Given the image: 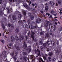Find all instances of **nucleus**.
Returning a JSON list of instances; mask_svg holds the SVG:
<instances>
[{
    "label": "nucleus",
    "mask_w": 62,
    "mask_h": 62,
    "mask_svg": "<svg viewBox=\"0 0 62 62\" xmlns=\"http://www.w3.org/2000/svg\"><path fill=\"white\" fill-rule=\"evenodd\" d=\"M31 37L33 39V40H34V35H35V33L34 31H31Z\"/></svg>",
    "instance_id": "1"
},
{
    "label": "nucleus",
    "mask_w": 62,
    "mask_h": 62,
    "mask_svg": "<svg viewBox=\"0 0 62 62\" xmlns=\"http://www.w3.org/2000/svg\"><path fill=\"white\" fill-rule=\"evenodd\" d=\"M23 47L24 49H26L27 48V44H26V42L25 41L23 42Z\"/></svg>",
    "instance_id": "2"
},
{
    "label": "nucleus",
    "mask_w": 62,
    "mask_h": 62,
    "mask_svg": "<svg viewBox=\"0 0 62 62\" xmlns=\"http://www.w3.org/2000/svg\"><path fill=\"white\" fill-rule=\"evenodd\" d=\"M19 29L20 28L19 27H17L16 28L15 31V32L16 34L18 33L19 32Z\"/></svg>",
    "instance_id": "3"
},
{
    "label": "nucleus",
    "mask_w": 62,
    "mask_h": 62,
    "mask_svg": "<svg viewBox=\"0 0 62 62\" xmlns=\"http://www.w3.org/2000/svg\"><path fill=\"white\" fill-rule=\"evenodd\" d=\"M16 44H18L19 43V42H18V40H19V38H18V36H16Z\"/></svg>",
    "instance_id": "4"
},
{
    "label": "nucleus",
    "mask_w": 62,
    "mask_h": 62,
    "mask_svg": "<svg viewBox=\"0 0 62 62\" xmlns=\"http://www.w3.org/2000/svg\"><path fill=\"white\" fill-rule=\"evenodd\" d=\"M12 44L11 43H9V45H7V46H8V48L9 50H10V49H11V46H12Z\"/></svg>",
    "instance_id": "5"
},
{
    "label": "nucleus",
    "mask_w": 62,
    "mask_h": 62,
    "mask_svg": "<svg viewBox=\"0 0 62 62\" xmlns=\"http://www.w3.org/2000/svg\"><path fill=\"white\" fill-rule=\"evenodd\" d=\"M12 18H13V21H16L17 20V17L16 16L14 15L12 16Z\"/></svg>",
    "instance_id": "6"
},
{
    "label": "nucleus",
    "mask_w": 62,
    "mask_h": 62,
    "mask_svg": "<svg viewBox=\"0 0 62 62\" xmlns=\"http://www.w3.org/2000/svg\"><path fill=\"white\" fill-rule=\"evenodd\" d=\"M23 6L26 8H29V7L25 3L23 5Z\"/></svg>",
    "instance_id": "7"
},
{
    "label": "nucleus",
    "mask_w": 62,
    "mask_h": 62,
    "mask_svg": "<svg viewBox=\"0 0 62 62\" xmlns=\"http://www.w3.org/2000/svg\"><path fill=\"white\" fill-rule=\"evenodd\" d=\"M18 23H19V24L21 25V26H23V23L21 21H18Z\"/></svg>",
    "instance_id": "8"
},
{
    "label": "nucleus",
    "mask_w": 62,
    "mask_h": 62,
    "mask_svg": "<svg viewBox=\"0 0 62 62\" xmlns=\"http://www.w3.org/2000/svg\"><path fill=\"white\" fill-rule=\"evenodd\" d=\"M46 27H47V26H48V25H49V23H50V22L49 21H48L47 20H46Z\"/></svg>",
    "instance_id": "9"
},
{
    "label": "nucleus",
    "mask_w": 62,
    "mask_h": 62,
    "mask_svg": "<svg viewBox=\"0 0 62 62\" xmlns=\"http://www.w3.org/2000/svg\"><path fill=\"white\" fill-rule=\"evenodd\" d=\"M51 43L53 46H55V42L54 41L52 40Z\"/></svg>",
    "instance_id": "10"
},
{
    "label": "nucleus",
    "mask_w": 62,
    "mask_h": 62,
    "mask_svg": "<svg viewBox=\"0 0 62 62\" xmlns=\"http://www.w3.org/2000/svg\"><path fill=\"white\" fill-rule=\"evenodd\" d=\"M41 19H40L39 18L38 19H37L36 22L37 23H39L40 22H41Z\"/></svg>",
    "instance_id": "11"
},
{
    "label": "nucleus",
    "mask_w": 62,
    "mask_h": 62,
    "mask_svg": "<svg viewBox=\"0 0 62 62\" xmlns=\"http://www.w3.org/2000/svg\"><path fill=\"white\" fill-rule=\"evenodd\" d=\"M49 4H50L51 6H54V2H53L52 1H50L49 2Z\"/></svg>",
    "instance_id": "12"
},
{
    "label": "nucleus",
    "mask_w": 62,
    "mask_h": 62,
    "mask_svg": "<svg viewBox=\"0 0 62 62\" xmlns=\"http://www.w3.org/2000/svg\"><path fill=\"white\" fill-rule=\"evenodd\" d=\"M1 26L2 27L3 30H5V25L3 23H2L1 24Z\"/></svg>",
    "instance_id": "13"
},
{
    "label": "nucleus",
    "mask_w": 62,
    "mask_h": 62,
    "mask_svg": "<svg viewBox=\"0 0 62 62\" xmlns=\"http://www.w3.org/2000/svg\"><path fill=\"white\" fill-rule=\"evenodd\" d=\"M11 39L12 41H13L15 40V38L13 36H11Z\"/></svg>",
    "instance_id": "14"
},
{
    "label": "nucleus",
    "mask_w": 62,
    "mask_h": 62,
    "mask_svg": "<svg viewBox=\"0 0 62 62\" xmlns=\"http://www.w3.org/2000/svg\"><path fill=\"white\" fill-rule=\"evenodd\" d=\"M23 59L24 61H27V58L25 56H24L23 57Z\"/></svg>",
    "instance_id": "15"
},
{
    "label": "nucleus",
    "mask_w": 62,
    "mask_h": 62,
    "mask_svg": "<svg viewBox=\"0 0 62 62\" xmlns=\"http://www.w3.org/2000/svg\"><path fill=\"white\" fill-rule=\"evenodd\" d=\"M59 52H61V50L60 49L58 51V50H57V51H56L55 53H56V54H59Z\"/></svg>",
    "instance_id": "16"
},
{
    "label": "nucleus",
    "mask_w": 62,
    "mask_h": 62,
    "mask_svg": "<svg viewBox=\"0 0 62 62\" xmlns=\"http://www.w3.org/2000/svg\"><path fill=\"white\" fill-rule=\"evenodd\" d=\"M37 27V26L35 25V26H31V29H35V28H36Z\"/></svg>",
    "instance_id": "17"
},
{
    "label": "nucleus",
    "mask_w": 62,
    "mask_h": 62,
    "mask_svg": "<svg viewBox=\"0 0 62 62\" xmlns=\"http://www.w3.org/2000/svg\"><path fill=\"white\" fill-rule=\"evenodd\" d=\"M49 6L47 5L46 6L45 8V9L46 11H48L49 9Z\"/></svg>",
    "instance_id": "18"
},
{
    "label": "nucleus",
    "mask_w": 62,
    "mask_h": 62,
    "mask_svg": "<svg viewBox=\"0 0 62 62\" xmlns=\"http://www.w3.org/2000/svg\"><path fill=\"white\" fill-rule=\"evenodd\" d=\"M51 61L52 62H54L55 61L56 59L54 58H51Z\"/></svg>",
    "instance_id": "19"
},
{
    "label": "nucleus",
    "mask_w": 62,
    "mask_h": 62,
    "mask_svg": "<svg viewBox=\"0 0 62 62\" xmlns=\"http://www.w3.org/2000/svg\"><path fill=\"white\" fill-rule=\"evenodd\" d=\"M53 54H54V53L52 52H50L48 54V55H49V56H52V55H53Z\"/></svg>",
    "instance_id": "20"
},
{
    "label": "nucleus",
    "mask_w": 62,
    "mask_h": 62,
    "mask_svg": "<svg viewBox=\"0 0 62 62\" xmlns=\"http://www.w3.org/2000/svg\"><path fill=\"white\" fill-rule=\"evenodd\" d=\"M15 47L16 49L17 50H20V48H19V47H18V46H15Z\"/></svg>",
    "instance_id": "21"
},
{
    "label": "nucleus",
    "mask_w": 62,
    "mask_h": 62,
    "mask_svg": "<svg viewBox=\"0 0 62 62\" xmlns=\"http://www.w3.org/2000/svg\"><path fill=\"white\" fill-rule=\"evenodd\" d=\"M30 18H31V20H33L34 19V18H35V17L33 16H31L30 17Z\"/></svg>",
    "instance_id": "22"
},
{
    "label": "nucleus",
    "mask_w": 62,
    "mask_h": 62,
    "mask_svg": "<svg viewBox=\"0 0 62 62\" xmlns=\"http://www.w3.org/2000/svg\"><path fill=\"white\" fill-rule=\"evenodd\" d=\"M56 27L55 26H54V29L53 30V31L54 32L55 31V30H56Z\"/></svg>",
    "instance_id": "23"
},
{
    "label": "nucleus",
    "mask_w": 62,
    "mask_h": 62,
    "mask_svg": "<svg viewBox=\"0 0 62 62\" xmlns=\"http://www.w3.org/2000/svg\"><path fill=\"white\" fill-rule=\"evenodd\" d=\"M43 46L44 47V48H46V43L43 44Z\"/></svg>",
    "instance_id": "24"
},
{
    "label": "nucleus",
    "mask_w": 62,
    "mask_h": 62,
    "mask_svg": "<svg viewBox=\"0 0 62 62\" xmlns=\"http://www.w3.org/2000/svg\"><path fill=\"white\" fill-rule=\"evenodd\" d=\"M58 3L60 5H61V1L60 0H59L58 1Z\"/></svg>",
    "instance_id": "25"
},
{
    "label": "nucleus",
    "mask_w": 62,
    "mask_h": 62,
    "mask_svg": "<svg viewBox=\"0 0 62 62\" xmlns=\"http://www.w3.org/2000/svg\"><path fill=\"white\" fill-rule=\"evenodd\" d=\"M24 25H25V28H28V25H27V24H25Z\"/></svg>",
    "instance_id": "26"
},
{
    "label": "nucleus",
    "mask_w": 62,
    "mask_h": 62,
    "mask_svg": "<svg viewBox=\"0 0 62 62\" xmlns=\"http://www.w3.org/2000/svg\"><path fill=\"white\" fill-rule=\"evenodd\" d=\"M21 40H23L24 39V37L23 36H21Z\"/></svg>",
    "instance_id": "27"
},
{
    "label": "nucleus",
    "mask_w": 62,
    "mask_h": 62,
    "mask_svg": "<svg viewBox=\"0 0 62 62\" xmlns=\"http://www.w3.org/2000/svg\"><path fill=\"white\" fill-rule=\"evenodd\" d=\"M23 13L24 16H26V12L24 11L23 12Z\"/></svg>",
    "instance_id": "28"
},
{
    "label": "nucleus",
    "mask_w": 62,
    "mask_h": 62,
    "mask_svg": "<svg viewBox=\"0 0 62 62\" xmlns=\"http://www.w3.org/2000/svg\"><path fill=\"white\" fill-rule=\"evenodd\" d=\"M48 59L49 61H51L52 60V58L51 59V57H49L48 58Z\"/></svg>",
    "instance_id": "29"
},
{
    "label": "nucleus",
    "mask_w": 62,
    "mask_h": 62,
    "mask_svg": "<svg viewBox=\"0 0 62 62\" xmlns=\"http://www.w3.org/2000/svg\"><path fill=\"white\" fill-rule=\"evenodd\" d=\"M0 15L1 16L3 15V13H2V11H0Z\"/></svg>",
    "instance_id": "30"
},
{
    "label": "nucleus",
    "mask_w": 62,
    "mask_h": 62,
    "mask_svg": "<svg viewBox=\"0 0 62 62\" xmlns=\"http://www.w3.org/2000/svg\"><path fill=\"white\" fill-rule=\"evenodd\" d=\"M0 41H1V42L2 43H3V44H4V43H5V41H4V40H3L1 39Z\"/></svg>",
    "instance_id": "31"
},
{
    "label": "nucleus",
    "mask_w": 62,
    "mask_h": 62,
    "mask_svg": "<svg viewBox=\"0 0 62 62\" xmlns=\"http://www.w3.org/2000/svg\"><path fill=\"white\" fill-rule=\"evenodd\" d=\"M28 14H29V17H31V16H32L31 15V13H28Z\"/></svg>",
    "instance_id": "32"
},
{
    "label": "nucleus",
    "mask_w": 62,
    "mask_h": 62,
    "mask_svg": "<svg viewBox=\"0 0 62 62\" xmlns=\"http://www.w3.org/2000/svg\"><path fill=\"white\" fill-rule=\"evenodd\" d=\"M18 16L20 18V19H21L22 18V15H21V14H20L19 15H18Z\"/></svg>",
    "instance_id": "33"
},
{
    "label": "nucleus",
    "mask_w": 62,
    "mask_h": 62,
    "mask_svg": "<svg viewBox=\"0 0 62 62\" xmlns=\"http://www.w3.org/2000/svg\"><path fill=\"white\" fill-rule=\"evenodd\" d=\"M39 43H40V45H42V41L41 40L39 42Z\"/></svg>",
    "instance_id": "34"
},
{
    "label": "nucleus",
    "mask_w": 62,
    "mask_h": 62,
    "mask_svg": "<svg viewBox=\"0 0 62 62\" xmlns=\"http://www.w3.org/2000/svg\"><path fill=\"white\" fill-rule=\"evenodd\" d=\"M23 54L24 55H25L27 54V53L26 52H23Z\"/></svg>",
    "instance_id": "35"
},
{
    "label": "nucleus",
    "mask_w": 62,
    "mask_h": 62,
    "mask_svg": "<svg viewBox=\"0 0 62 62\" xmlns=\"http://www.w3.org/2000/svg\"><path fill=\"white\" fill-rule=\"evenodd\" d=\"M31 46H29V48H30L29 49V52H31Z\"/></svg>",
    "instance_id": "36"
},
{
    "label": "nucleus",
    "mask_w": 62,
    "mask_h": 62,
    "mask_svg": "<svg viewBox=\"0 0 62 62\" xmlns=\"http://www.w3.org/2000/svg\"><path fill=\"white\" fill-rule=\"evenodd\" d=\"M38 51L39 54H38V56H39V55H40V50H38Z\"/></svg>",
    "instance_id": "37"
},
{
    "label": "nucleus",
    "mask_w": 62,
    "mask_h": 62,
    "mask_svg": "<svg viewBox=\"0 0 62 62\" xmlns=\"http://www.w3.org/2000/svg\"><path fill=\"white\" fill-rule=\"evenodd\" d=\"M38 52V49H37V50H35V53L37 54V53H38L37 52Z\"/></svg>",
    "instance_id": "38"
},
{
    "label": "nucleus",
    "mask_w": 62,
    "mask_h": 62,
    "mask_svg": "<svg viewBox=\"0 0 62 62\" xmlns=\"http://www.w3.org/2000/svg\"><path fill=\"white\" fill-rule=\"evenodd\" d=\"M13 58L14 60H15V61L17 59V58L16 57V56L14 57Z\"/></svg>",
    "instance_id": "39"
},
{
    "label": "nucleus",
    "mask_w": 62,
    "mask_h": 62,
    "mask_svg": "<svg viewBox=\"0 0 62 62\" xmlns=\"http://www.w3.org/2000/svg\"><path fill=\"white\" fill-rule=\"evenodd\" d=\"M11 26L12 28H13V29H14V26L13 25V24H11Z\"/></svg>",
    "instance_id": "40"
},
{
    "label": "nucleus",
    "mask_w": 62,
    "mask_h": 62,
    "mask_svg": "<svg viewBox=\"0 0 62 62\" xmlns=\"http://www.w3.org/2000/svg\"><path fill=\"white\" fill-rule=\"evenodd\" d=\"M43 58H44V59L45 60L46 59V56H43Z\"/></svg>",
    "instance_id": "41"
},
{
    "label": "nucleus",
    "mask_w": 62,
    "mask_h": 62,
    "mask_svg": "<svg viewBox=\"0 0 62 62\" xmlns=\"http://www.w3.org/2000/svg\"><path fill=\"white\" fill-rule=\"evenodd\" d=\"M46 37H47V38H48L49 37V34L48 33H47L46 34Z\"/></svg>",
    "instance_id": "42"
},
{
    "label": "nucleus",
    "mask_w": 62,
    "mask_h": 62,
    "mask_svg": "<svg viewBox=\"0 0 62 62\" xmlns=\"http://www.w3.org/2000/svg\"><path fill=\"white\" fill-rule=\"evenodd\" d=\"M59 44V41L58 40L57 41V42H56V44L57 45H58Z\"/></svg>",
    "instance_id": "43"
},
{
    "label": "nucleus",
    "mask_w": 62,
    "mask_h": 62,
    "mask_svg": "<svg viewBox=\"0 0 62 62\" xmlns=\"http://www.w3.org/2000/svg\"><path fill=\"white\" fill-rule=\"evenodd\" d=\"M50 35H52V34H53V32H52V31H50Z\"/></svg>",
    "instance_id": "44"
},
{
    "label": "nucleus",
    "mask_w": 62,
    "mask_h": 62,
    "mask_svg": "<svg viewBox=\"0 0 62 62\" xmlns=\"http://www.w3.org/2000/svg\"><path fill=\"white\" fill-rule=\"evenodd\" d=\"M30 31H29V32H28V36L29 37V36H30Z\"/></svg>",
    "instance_id": "45"
},
{
    "label": "nucleus",
    "mask_w": 62,
    "mask_h": 62,
    "mask_svg": "<svg viewBox=\"0 0 62 62\" xmlns=\"http://www.w3.org/2000/svg\"><path fill=\"white\" fill-rule=\"evenodd\" d=\"M51 14H53V13H54V11H52L51 12Z\"/></svg>",
    "instance_id": "46"
},
{
    "label": "nucleus",
    "mask_w": 62,
    "mask_h": 62,
    "mask_svg": "<svg viewBox=\"0 0 62 62\" xmlns=\"http://www.w3.org/2000/svg\"><path fill=\"white\" fill-rule=\"evenodd\" d=\"M31 10H32V11H36V10L35 9H31Z\"/></svg>",
    "instance_id": "47"
},
{
    "label": "nucleus",
    "mask_w": 62,
    "mask_h": 62,
    "mask_svg": "<svg viewBox=\"0 0 62 62\" xmlns=\"http://www.w3.org/2000/svg\"><path fill=\"white\" fill-rule=\"evenodd\" d=\"M8 25L9 27H10L11 26V24L10 23H8Z\"/></svg>",
    "instance_id": "48"
},
{
    "label": "nucleus",
    "mask_w": 62,
    "mask_h": 62,
    "mask_svg": "<svg viewBox=\"0 0 62 62\" xmlns=\"http://www.w3.org/2000/svg\"><path fill=\"white\" fill-rule=\"evenodd\" d=\"M46 15H48V16H50V14H49V13H46Z\"/></svg>",
    "instance_id": "49"
},
{
    "label": "nucleus",
    "mask_w": 62,
    "mask_h": 62,
    "mask_svg": "<svg viewBox=\"0 0 62 62\" xmlns=\"http://www.w3.org/2000/svg\"><path fill=\"white\" fill-rule=\"evenodd\" d=\"M40 60H41V61H42V62H44V61L43 60H42V58H40Z\"/></svg>",
    "instance_id": "50"
},
{
    "label": "nucleus",
    "mask_w": 62,
    "mask_h": 62,
    "mask_svg": "<svg viewBox=\"0 0 62 62\" xmlns=\"http://www.w3.org/2000/svg\"><path fill=\"white\" fill-rule=\"evenodd\" d=\"M51 25H52V23H49V28H50V26Z\"/></svg>",
    "instance_id": "51"
},
{
    "label": "nucleus",
    "mask_w": 62,
    "mask_h": 62,
    "mask_svg": "<svg viewBox=\"0 0 62 62\" xmlns=\"http://www.w3.org/2000/svg\"><path fill=\"white\" fill-rule=\"evenodd\" d=\"M43 34H44L43 32H41L40 33V34L41 35H43Z\"/></svg>",
    "instance_id": "52"
},
{
    "label": "nucleus",
    "mask_w": 62,
    "mask_h": 62,
    "mask_svg": "<svg viewBox=\"0 0 62 62\" xmlns=\"http://www.w3.org/2000/svg\"><path fill=\"white\" fill-rule=\"evenodd\" d=\"M49 19H50V18H53V16H52V15H50V17L49 16Z\"/></svg>",
    "instance_id": "53"
},
{
    "label": "nucleus",
    "mask_w": 62,
    "mask_h": 62,
    "mask_svg": "<svg viewBox=\"0 0 62 62\" xmlns=\"http://www.w3.org/2000/svg\"><path fill=\"white\" fill-rule=\"evenodd\" d=\"M62 28H60V31H59V32H61V31H62Z\"/></svg>",
    "instance_id": "54"
},
{
    "label": "nucleus",
    "mask_w": 62,
    "mask_h": 62,
    "mask_svg": "<svg viewBox=\"0 0 62 62\" xmlns=\"http://www.w3.org/2000/svg\"><path fill=\"white\" fill-rule=\"evenodd\" d=\"M43 47H42V46H41L40 47V49H41V50H42V49H43Z\"/></svg>",
    "instance_id": "55"
},
{
    "label": "nucleus",
    "mask_w": 62,
    "mask_h": 62,
    "mask_svg": "<svg viewBox=\"0 0 62 62\" xmlns=\"http://www.w3.org/2000/svg\"><path fill=\"white\" fill-rule=\"evenodd\" d=\"M42 17H44V18H45V15H44V14H43L42 15Z\"/></svg>",
    "instance_id": "56"
},
{
    "label": "nucleus",
    "mask_w": 62,
    "mask_h": 62,
    "mask_svg": "<svg viewBox=\"0 0 62 62\" xmlns=\"http://www.w3.org/2000/svg\"><path fill=\"white\" fill-rule=\"evenodd\" d=\"M23 58V57L22 56L21 57H20V59L21 60H22Z\"/></svg>",
    "instance_id": "57"
},
{
    "label": "nucleus",
    "mask_w": 62,
    "mask_h": 62,
    "mask_svg": "<svg viewBox=\"0 0 62 62\" xmlns=\"http://www.w3.org/2000/svg\"><path fill=\"white\" fill-rule=\"evenodd\" d=\"M25 38H26V40H27L28 39V38H27V37L26 36Z\"/></svg>",
    "instance_id": "58"
},
{
    "label": "nucleus",
    "mask_w": 62,
    "mask_h": 62,
    "mask_svg": "<svg viewBox=\"0 0 62 62\" xmlns=\"http://www.w3.org/2000/svg\"><path fill=\"white\" fill-rule=\"evenodd\" d=\"M53 15L54 16H56V15H57V13H56L55 14H54Z\"/></svg>",
    "instance_id": "59"
},
{
    "label": "nucleus",
    "mask_w": 62,
    "mask_h": 62,
    "mask_svg": "<svg viewBox=\"0 0 62 62\" xmlns=\"http://www.w3.org/2000/svg\"><path fill=\"white\" fill-rule=\"evenodd\" d=\"M49 41H47V42L46 43L47 44H50V43H49Z\"/></svg>",
    "instance_id": "60"
},
{
    "label": "nucleus",
    "mask_w": 62,
    "mask_h": 62,
    "mask_svg": "<svg viewBox=\"0 0 62 62\" xmlns=\"http://www.w3.org/2000/svg\"><path fill=\"white\" fill-rule=\"evenodd\" d=\"M32 5L33 7H34V6H35V5L33 3L32 4Z\"/></svg>",
    "instance_id": "61"
},
{
    "label": "nucleus",
    "mask_w": 62,
    "mask_h": 62,
    "mask_svg": "<svg viewBox=\"0 0 62 62\" xmlns=\"http://www.w3.org/2000/svg\"><path fill=\"white\" fill-rule=\"evenodd\" d=\"M40 12L42 13V14H43V11H40Z\"/></svg>",
    "instance_id": "62"
},
{
    "label": "nucleus",
    "mask_w": 62,
    "mask_h": 62,
    "mask_svg": "<svg viewBox=\"0 0 62 62\" xmlns=\"http://www.w3.org/2000/svg\"><path fill=\"white\" fill-rule=\"evenodd\" d=\"M2 0H0V3H2Z\"/></svg>",
    "instance_id": "63"
},
{
    "label": "nucleus",
    "mask_w": 62,
    "mask_h": 62,
    "mask_svg": "<svg viewBox=\"0 0 62 62\" xmlns=\"http://www.w3.org/2000/svg\"><path fill=\"white\" fill-rule=\"evenodd\" d=\"M60 13V15H61L62 14V12H59Z\"/></svg>",
    "instance_id": "64"
}]
</instances>
